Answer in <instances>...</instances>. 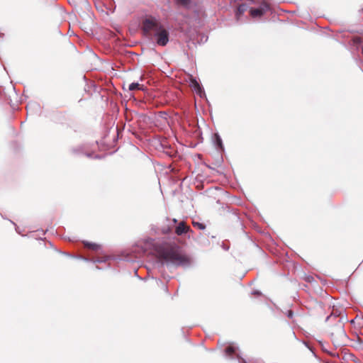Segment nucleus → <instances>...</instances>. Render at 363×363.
I'll return each instance as SVG.
<instances>
[{
    "label": "nucleus",
    "instance_id": "f257e3e1",
    "mask_svg": "<svg viewBox=\"0 0 363 363\" xmlns=\"http://www.w3.org/2000/svg\"><path fill=\"white\" fill-rule=\"evenodd\" d=\"M142 29L146 35H151L157 46L164 47L169 42V31L154 17L146 18L143 21Z\"/></svg>",
    "mask_w": 363,
    "mask_h": 363
},
{
    "label": "nucleus",
    "instance_id": "f03ea898",
    "mask_svg": "<svg viewBox=\"0 0 363 363\" xmlns=\"http://www.w3.org/2000/svg\"><path fill=\"white\" fill-rule=\"evenodd\" d=\"M157 257L162 265L167 267H188L191 264L189 257L182 255L174 247H161L157 250Z\"/></svg>",
    "mask_w": 363,
    "mask_h": 363
},
{
    "label": "nucleus",
    "instance_id": "7ed1b4c3",
    "mask_svg": "<svg viewBox=\"0 0 363 363\" xmlns=\"http://www.w3.org/2000/svg\"><path fill=\"white\" fill-rule=\"evenodd\" d=\"M225 357L229 359H238L239 363H250L245 359L242 358L238 352V347L235 345H229L225 350Z\"/></svg>",
    "mask_w": 363,
    "mask_h": 363
},
{
    "label": "nucleus",
    "instance_id": "20e7f679",
    "mask_svg": "<svg viewBox=\"0 0 363 363\" xmlns=\"http://www.w3.org/2000/svg\"><path fill=\"white\" fill-rule=\"evenodd\" d=\"M269 9H270L269 5L268 4H267L266 2H262L257 8H254V7L250 8V13L252 18H255L261 17Z\"/></svg>",
    "mask_w": 363,
    "mask_h": 363
},
{
    "label": "nucleus",
    "instance_id": "39448f33",
    "mask_svg": "<svg viewBox=\"0 0 363 363\" xmlns=\"http://www.w3.org/2000/svg\"><path fill=\"white\" fill-rule=\"evenodd\" d=\"M189 84L190 86L194 89V91L200 96L203 97L205 96V91L203 86L196 80V77L192 75L189 76Z\"/></svg>",
    "mask_w": 363,
    "mask_h": 363
},
{
    "label": "nucleus",
    "instance_id": "423d86ee",
    "mask_svg": "<svg viewBox=\"0 0 363 363\" xmlns=\"http://www.w3.org/2000/svg\"><path fill=\"white\" fill-rule=\"evenodd\" d=\"M71 152L74 155L81 156L85 155L89 158H93V153L88 152L85 150V146L84 145H80L77 147H72L71 149Z\"/></svg>",
    "mask_w": 363,
    "mask_h": 363
},
{
    "label": "nucleus",
    "instance_id": "0eeeda50",
    "mask_svg": "<svg viewBox=\"0 0 363 363\" xmlns=\"http://www.w3.org/2000/svg\"><path fill=\"white\" fill-rule=\"evenodd\" d=\"M213 144L218 151H219V152L224 151V146H223L222 138L218 133L213 134Z\"/></svg>",
    "mask_w": 363,
    "mask_h": 363
},
{
    "label": "nucleus",
    "instance_id": "6e6552de",
    "mask_svg": "<svg viewBox=\"0 0 363 363\" xmlns=\"http://www.w3.org/2000/svg\"><path fill=\"white\" fill-rule=\"evenodd\" d=\"M191 228L189 226L186 225L185 222L182 221L180 222L178 225L175 228V233L177 235H182L184 233H188L189 231H191Z\"/></svg>",
    "mask_w": 363,
    "mask_h": 363
},
{
    "label": "nucleus",
    "instance_id": "1a4fd4ad",
    "mask_svg": "<svg viewBox=\"0 0 363 363\" xmlns=\"http://www.w3.org/2000/svg\"><path fill=\"white\" fill-rule=\"evenodd\" d=\"M27 110L30 114H38L41 111L40 105L37 102H30L27 105Z\"/></svg>",
    "mask_w": 363,
    "mask_h": 363
},
{
    "label": "nucleus",
    "instance_id": "9d476101",
    "mask_svg": "<svg viewBox=\"0 0 363 363\" xmlns=\"http://www.w3.org/2000/svg\"><path fill=\"white\" fill-rule=\"evenodd\" d=\"M83 244L85 247H86L89 250H91L93 251H98L101 248L100 245H98L94 242H91L89 241H83Z\"/></svg>",
    "mask_w": 363,
    "mask_h": 363
},
{
    "label": "nucleus",
    "instance_id": "9b49d317",
    "mask_svg": "<svg viewBox=\"0 0 363 363\" xmlns=\"http://www.w3.org/2000/svg\"><path fill=\"white\" fill-rule=\"evenodd\" d=\"M248 9V6L246 4H241L238 7L237 11L235 13V16L238 20H239L240 16L243 14Z\"/></svg>",
    "mask_w": 363,
    "mask_h": 363
},
{
    "label": "nucleus",
    "instance_id": "f8f14e48",
    "mask_svg": "<svg viewBox=\"0 0 363 363\" xmlns=\"http://www.w3.org/2000/svg\"><path fill=\"white\" fill-rule=\"evenodd\" d=\"M176 3L186 9L191 7V0H176Z\"/></svg>",
    "mask_w": 363,
    "mask_h": 363
},
{
    "label": "nucleus",
    "instance_id": "ddd939ff",
    "mask_svg": "<svg viewBox=\"0 0 363 363\" xmlns=\"http://www.w3.org/2000/svg\"><path fill=\"white\" fill-rule=\"evenodd\" d=\"M109 259H111L110 256L105 255V256H103L101 257H98V258H96V259H94V258L91 259V262H93V263H105Z\"/></svg>",
    "mask_w": 363,
    "mask_h": 363
},
{
    "label": "nucleus",
    "instance_id": "4468645a",
    "mask_svg": "<svg viewBox=\"0 0 363 363\" xmlns=\"http://www.w3.org/2000/svg\"><path fill=\"white\" fill-rule=\"evenodd\" d=\"M143 85L140 84L138 82H133L129 85V90L130 91H134V90H142Z\"/></svg>",
    "mask_w": 363,
    "mask_h": 363
},
{
    "label": "nucleus",
    "instance_id": "2eb2a0df",
    "mask_svg": "<svg viewBox=\"0 0 363 363\" xmlns=\"http://www.w3.org/2000/svg\"><path fill=\"white\" fill-rule=\"evenodd\" d=\"M192 225L194 227L197 228L200 230H204L206 228V225L197 221L193 220Z\"/></svg>",
    "mask_w": 363,
    "mask_h": 363
},
{
    "label": "nucleus",
    "instance_id": "dca6fc26",
    "mask_svg": "<svg viewBox=\"0 0 363 363\" xmlns=\"http://www.w3.org/2000/svg\"><path fill=\"white\" fill-rule=\"evenodd\" d=\"M74 257L76 258V259H80V260H83V261L86 262H91V258H88V257H86L82 256V255H77V256H74Z\"/></svg>",
    "mask_w": 363,
    "mask_h": 363
},
{
    "label": "nucleus",
    "instance_id": "f3484780",
    "mask_svg": "<svg viewBox=\"0 0 363 363\" xmlns=\"http://www.w3.org/2000/svg\"><path fill=\"white\" fill-rule=\"evenodd\" d=\"M339 335L342 339H347V335L343 328H341L339 333Z\"/></svg>",
    "mask_w": 363,
    "mask_h": 363
},
{
    "label": "nucleus",
    "instance_id": "a211bd4d",
    "mask_svg": "<svg viewBox=\"0 0 363 363\" xmlns=\"http://www.w3.org/2000/svg\"><path fill=\"white\" fill-rule=\"evenodd\" d=\"M304 279L306 282H308V283H311L314 281V278L310 275L306 276Z\"/></svg>",
    "mask_w": 363,
    "mask_h": 363
},
{
    "label": "nucleus",
    "instance_id": "6ab92c4d",
    "mask_svg": "<svg viewBox=\"0 0 363 363\" xmlns=\"http://www.w3.org/2000/svg\"><path fill=\"white\" fill-rule=\"evenodd\" d=\"M286 315L288 318H292L293 316H294V312L291 311V310H289L287 312H286Z\"/></svg>",
    "mask_w": 363,
    "mask_h": 363
},
{
    "label": "nucleus",
    "instance_id": "aec40b11",
    "mask_svg": "<svg viewBox=\"0 0 363 363\" xmlns=\"http://www.w3.org/2000/svg\"><path fill=\"white\" fill-rule=\"evenodd\" d=\"M222 248H223L224 250L227 251V250H229V246H228V245H226L225 244L223 243V245H222Z\"/></svg>",
    "mask_w": 363,
    "mask_h": 363
},
{
    "label": "nucleus",
    "instance_id": "412c9836",
    "mask_svg": "<svg viewBox=\"0 0 363 363\" xmlns=\"http://www.w3.org/2000/svg\"><path fill=\"white\" fill-rule=\"evenodd\" d=\"M252 294H255V295H261V292L259 291H253L252 292Z\"/></svg>",
    "mask_w": 363,
    "mask_h": 363
},
{
    "label": "nucleus",
    "instance_id": "4be33fe9",
    "mask_svg": "<svg viewBox=\"0 0 363 363\" xmlns=\"http://www.w3.org/2000/svg\"><path fill=\"white\" fill-rule=\"evenodd\" d=\"M60 253L65 255L67 257H72V255L71 254L68 253V252H60Z\"/></svg>",
    "mask_w": 363,
    "mask_h": 363
},
{
    "label": "nucleus",
    "instance_id": "5701e85b",
    "mask_svg": "<svg viewBox=\"0 0 363 363\" xmlns=\"http://www.w3.org/2000/svg\"><path fill=\"white\" fill-rule=\"evenodd\" d=\"M354 41L357 42V43H360V38H356L354 39Z\"/></svg>",
    "mask_w": 363,
    "mask_h": 363
},
{
    "label": "nucleus",
    "instance_id": "b1692460",
    "mask_svg": "<svg viewBox=\"0 0 363 363\" xmlns=\"http://www.w3.org/2000/svg\"><path fill=\"white\" fill-rule=\"evenodd\" d=\"M173 222H174V223H177V220L176 218H174V219H173Z\"/></svg>",
    "mask_w": 363,
    "mask_h": 363
},
{
    "label": "nucleus",
    "instance_id": "393cba45",
    "mask_svg": "<svg viewBox=\"0 0 363 363\" xmlns=\"http://www.w3.org/2000/svg\"><path fill=\"white\" fill-rule=\"evenodd\" d=\"M153 241H154V240H153V239H150V242L151 243H152V242H153Z\"/></svg>",
    "mask_w": 363,
    "mask_h": 363
},
{
    "label": "nucleus",
    "instance_id": "a878e982",
    "mask_svg": "<svg viewBox=\"0 0 363 363\" xmlns=\"http://www.w3.org/2000/svg\"><path fill=\"white\" fill-rule=\"evenodd\" d=\"M96 268L97 269H101V268H100L99 267H98V266H96Z\"/></svg>",
    "mask_w": 363,
    "mask_h": 363
},
{
    "label": "nucleus",
    "instance_id": "bb28decb",
    "mask_svg": "<svg viewBox=\"0 0 363 363\" xmlns=\"http://www.w3.org/2000/svg\"><path fill=\"white\" fill-rule=\"evenodd\" d=\"M164 287H165V290H166V291H168V289H167V287L166 286H165Z\"/></svg>",
    "mask_w": 363,
    "mask_h": 363
},
{
    "label": "nucleus",
    "instance_id": "cd10ccee",
    "mask_svg": "<svg viewBox=\"0 0 363 363\" xmlns=\"http://www.w3.org/2000/svg\"><path fill=\"white\" fill-rule=\"evenodd\" d=\"M16 230L17 233H19V232L18 231V227L16 228Z\"/></svg>",
    "mask_w": 363,
    "mask_h": 363
},
{
    "label": "nucleus",
    "instance_id": "c85d7f7f",
    "mask_svg": "<svg viewBox=\"0 0 363 363\" xmlns=\"http://www.w3.org/2000/svg\"><path fill=\"white\" fill-rule=\"evenodd\" d=\"M207 38H208L206 36H205V41H207Z\"/></svg>",
    "mask_w": 363,
    "mask_h": 363
},
{
    "label": "nucleus",
    "instance_id": "c756f323",
    "mask_svg": "<svg viewBox=\"0 0 363 363\" xmlns=\"http://www.w3.org/2000/svg\"><path fill=\"white\" fill-rule=\"evenodd\" d=\"M94 158H99L98 155L95 156Z\"/></svg>",
    "mask_w": 363,
    "mask_h": 363
},
{
    "label": "nucleus",
    "instance_id": "7c9ffc66",
    "mask_svg": "<svg viewBox=\"0 0 363 363\" xmlns=\"http://www.w3.org/2000/svg\"><path fill=\"white\" fill-rule=\"evenodd\" d=\"M333 314H334L335 315H336V316L337 315V313H334Z\"/></svg>",
    "mask_w": 363,
    "mask_h": 363
},
{
    "label": "nucleus",
    "instance_id": "2f4dec72",
    "mask_svg": "<svg viewBox=\"0 0 363 363\" xmlns=\"http://www.w3.org/2000/svg\"><path fill=\"white\" fill-rule=\"evenodd\" d=\"M330 318V316H328L326 318V320H328Z\"/></svg>",
    "mask_w": 363,
    "mask_h": 363
},
{
    "label": "nucleus",
    "instance_id": "473e14b6",
    "mask_svg": "<svg viewBox=\"0 0 363 363\" xmlns=\"http://www.w3.org/2000/svg\"><path fill=\"white\" fill-rule=\"evenodd\" d=\"M362 54H363V46H362Z\"/></svg>",
    "mask_w": 363,
    "mask_h": 363
}]
</instances>
